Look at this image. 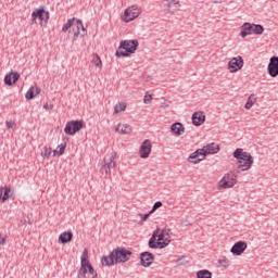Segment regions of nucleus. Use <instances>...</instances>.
<instances>
[{
  "instance_id": "1",
  "label": "nucleus",
  "mask_w": 278,
  "mask_h": 278,
  "mask_svg": "<svg viewBox=\"0 0 278 278\" xmlns=\"http://www.w3.org/2000/svg\"><path fill=\"white\" fill-rule=\"evenodd\" d=\"M131 252L126 250L123 247L115 248L111 251L109 256L102 257V265L105 267H111L117 264H125L126 262L130 261Z\"/></svg>"
},
{
  "instance_id": "2",
  "label": "nucleus",
  "mask_w": 278,
  "mask_h": 278,
  "mask_svg": "<svg viewBox=\"0 0 278 278\" xmlns=\"http://www.w3.org/2000/svg\"><path fill=\"white\" fill-rule=\"evenodd\" d=\"M168 244H170V229L168 228L154 230L153 237L149 239V248L153 250H164Z\"/></svg>"
},
{
  "instance_id": "3",
  "label": "nucleus",
  "mask_w": 278,
  "mask_h": 278,
  "mask_svg": "<svg viewBox=\"0 0 278 278\" xmlns=\"http://www.w3.org/2000/svg\"><path fill=\"white\" fill-rule=\"evenodd\" d=\"M77 278H99L97 270H94L93 265L89 262L87 249H84L83 254H80V268H78Z\"/></svg>"
},
{
  "instance_id": "4",
  "label": "nucleus",
  "mask_w": 278,
  "mask_h": 278,
  "mask_svg": "<svg viewBox=\"0 0 278 278\" xmlns=\"http://www.w3.org/2000/svg\"><path fill=\"white\" fill-rule=\"evenodd\" d=\"M232 156L237 160V168H239V170L242 173L249 172L251 167H253V156H251V154L243 149L238 148L236 151H233Z\"/></svg>"
},
{
  "instance_id": "5",
  "label": "nucleus",
  "mask_w": 278,
  "mask_h": 278,
  "mask_svg": "<svg viewBox=\"0 0 278 278\" xmlns=\"http://www.w3.org/2000/svg\"><path fill=\"white\" fill-rule=\"evenodd\" d=\"M61 31L63 33H70L72 34V40L77 41V39L80 37L86 36V28H84L83 22L77 18H70L68 22L63 25V28H61Z\"/></svg>"
},
{
  "instance_id": "6",
  "label": "nucleus",
  "mask_w": 278,
  "mask_h": 278,
  "mask_svg": "<svg viewBox=\"0 0 278 278\" xmlns=\"http://www.w3.org/2000/svg\"><path fill=\"white\" fill-rule=\"evenodd\" d=\"M139 49V40L137 39H128L123 40L119 43V48L117 52H115V58H130L137 52Z\"/></svg>"
},
{
  "instance_id": "7",
  "label": "nucleus",
  "mask_w": 278,
  "mask_h": 278,
  "mask_svg": "<svg viewBox=\"0 0 278 278\" xmlns=\"http://www.w3.org/2000/svg\"><path fill=\"white\" fill-rule=\"evenodd\" d=\"M143 13L142 7L140 4H131L121 12V22L125 24H130L137 21Z\"/></svg>"
},
{
  "instance_id": "8",
  "label": "nucleus",
  "mask_w": 278,
  "mask_h": 278,
  "mask_svg": "<svg viewBox=\"0 0 278 278\" xmlns=\"http://www.w3.org/2000/svg\"><path fill=\"white\" fill-rule=\"evenodd\" d=\"M238 184V175L229 172L223 175V178L217 181V190H227L233 188Z\"/></svg>"
},
{
  "instance_id": "9",
  "label": "nucleus",
  "mask_w": 278,
  "mask_h": 278,
  "mask_svg": "<svg viewBox=\"0 0 278 278\" xmlns=\"http://www.w3.org/2000/svg\"><path fill=\"white\" fill-rule=\"evenodd\" d=\"M264 26H262L261 24H251V23H244L241 26V38L244 39L248 36L251 35H258L262 36L264 35Z\"/></svg>"
},
{
  "instance_id": "10",
  "label": "nucleus",
  "mask_w": 278,
  "mask_h": 278,
  "mask_svg": "<svg viewBox=\"0 0 278 278\" xmlns=\"http://www.w3.org/2000/svg\"><path fill=\"white\" fill-rule=\"evenodd\" d=\"M162 8L165 14L177 15L179 12H181V0H163Z\"/></svg>"
},
{
  "instance_id": "11",
  "label": "nucleus",
  "mask_w": 278,
  "mask_h": 278,
  "mask_svg": "<svg viewBox=\"0 0 278 278\" xmlns=\"http://www.w3.org/2000/svg\"><path fill=\"white\" fill-rule=\"evenodd\" d=\"M116 168V152H110L103 157L102 167H100V173L102 175L111 174V169Z\"/></svg>"
},
{
  "instance_id": "12",
  "label": "nucleus",
  "mask_w": 278,
  "mask_h": 278,
  "mask_svg": "<svg viewBox=\"0 0 278 278\" xmlns=\"http://www.w3.org/2000/svg\"><path fill=\"white\" fill-rule=\"evenodd\" d=\"M244 67V60L241 55L233 56L227 63V71L230 74H236Z\"/></svg>"
},
{
  "instance_id": "13",
  "label": "nucleus",
  "mask_w": 278,
  "mask_h": 278,
  "mask_svg": "<svg viewBox=\"0 0 278 278\" xmlns=\"http://www.w3.org/2000/svg\"><path fill=\"white\" fill-rule=\"evenodd\" d=\"M37 20L40 21V25L42 26L45 23H47V21H49V12H47L42 8L33 10L31 12L33 24H37Z\"/></svg>"
},
{
  "instance_id": "14",
  "label": "nucleus",
  "mask_w": 278,
  "mask_h": 278,
  "mask_svg": "<svg viewBox=\"0 0 278 278\" xmlns=\"http://www.w3.org/2000/svg\"><path fill=\"white\" fill-rule=\"evenodd\" d=\"M84 128V122L83 121H70L65 125V134L67 136H75V134H78L80 129Z\"/></svg>"
},
{
  "instance_id": "15",
  "label": "nucleus",
  "mask_w": 278,
  "mask_h": 278,
  "mask_svg": "<svg viewBox=\"0 0 278 278\" xmlns=\"http://www.w3.org/2000/svg\"><path fill=\"white\" fill-rule=\"evenodd\" d=\"M153 150V143L151 140L146 139L139 147V156L142 160L149 159V155H151V151Z\"/></svg>"
},
{
  "instance_id": "16",
  "label": "nucleus",
  "mask_w": 278,
  "mask_h": 278,
  "mask_svg": "<svg viewBox=\"0 0 278 278\" xmlns=\"http://www.w3.org/2000/svg\"><path fill=\"white\" fill-rule=\"evenodd\" d=\"M219 152V146L216 142H211L207 146H204L202 149L195 151V153H201L205 155H214Z\"/></svg>"
},
{
  "instance_id": "17",
  "label": "nucleus",
  "mask_w": 278,
  "mask_h": 278,
  "mask_svg": "<svg viewBox=\"0 0 278 278\" xmlns=\"http://www.w3.org/2000/svg\"><path fill=\"white\" fill-rule=\"evenodd\" d=\"M267 74L270 78L278 77V56H270L269 64L267 65Z\"/></svg>"
},
{
  "instance_id": "18",
  "label": "nucleus",
  "mask_w": 278,
  "mask_h": 278,
  "mask_svg": "<svg viewBox=\"0 0 278 278\" xmlns=\"http://www.w3.org/2000/svg\"><path fill=\"white\" fill-rule=\"evenodd\" d=\"M247 249V241H237L230 249V253H232L233 256H241Z\"/></svg>"
},
{
  "instance_id": "19",
  "label": "nucleus",
  "mask_w": 278,
  "mask_h": 278,
  "mask_svg": "<svg viewBox=\"0 0 278 278\" xmlns=\"http://www.w3.org/2000/svg\"><path fill=\"white\" fill-rule=\"evenodd\" d=\"M114 131L119 136H128L131 134V126L126 123H117L114 126Z\"/></svg>"
},
{
  "instance_id": "20",
  "label": "nucleus",
  "mask_w": 278,
  "mask_h": 278,
  "mask_svg": "<svg viewBox=\"0 0 278 278\" xmlns=\"http://www.w3.org/2000/svg\"><path fill=\"white\" fill-rule=\"evenodd\" d=\"M140 263L142 264V267H149L154 263V256L153 254L149 252H143L140 254Z\"/></svg>"
},
{
  "instance_id": "21",
  "label": "nucleus",
  "mask_w": 278,
  "mask_h": 278,
  "mask_svg": "<svg viewBox=\"0 0 278 278\" xmlns=\"http://www.w3.org/2000/svg\"><path fill=\"white\" fill-rule=\"evenodd\" d=\"M206 156H207V154L193 152L190 154V156H188V163L197 165V164L201 163L202 161H204Z\"/></svg>"
},
{
  "instance_id": "22",
  "label": "nucleus",
  "mask_w": 278,
  "mask_h": 278,
  "mask_svg": "<svg viewBox=\"0 0 278 278\" xmlns=\"http://www.w3.org/2000/svg\"><path fill=\"white\" fill-rule=\"evenodd\" d=\"M191 122L193 125H195V127H200L205 122L204 112L199 111L193 113V115L191 116Z\"/></svg>"
},
{
  "instance_id": "23",
  "label": "nucleus",
  "mask_w": 278,
  "mask_h": 278,
  "mask_svg": "<svg viewBox=\"0 0 278 278\" xmlns=\"http://www.w3.org/2000/svg\"><path fill=\"white\" fill-rule=\"evenodd\" d=\"M17 80H20V73L17 72H12L4 76V85L7 86H14Z\"/></svg>"
},
{
  "instance_id": "24",
  "label": "nucleus",
  "mask_w": 278,
  "mask_h": 278,
  "mask_svg": "<svg viewBox=\"0 0 278 278\" xmlns=\"http://www.w3.org/2000/svg\"><path fill=\"white\" fill-rule=\"evenodd\" d=\"M170 131L172 134H174V136L181 137L182 134H185L186 128L185 126H182L181 123H176V124H172Z\"/></svg>"
},
{
  "instance_id": "25",
  "label": "nucleus",
  "mask_w": 278,
  "mask_h": 278,
  "mask_svg": "<svg viewBox=\"0 0 278 278\" xmlns=\"http://www.w3.org/2000/svg\"><path fill=\"white\" fill-rule=\"evenodd\" d=\"M40 156L46 159V161L51 160V157H58V156H54V152L52 151V148L47 146H43V148H41Z\"/></svg>"
},
{
  "instance_id": "26",
  "label": "nucleus",
  "mask_w": 278,
  "mask_h": 278,
  "mask_svg": "<svg viewBox=\"0 0 278 278\" xmlns=\"http://www.w3.org/2000/svg\"><path fill=\"white\" fill-rule=\"evenodd\" d=\"M73 233L71 231L61 232L60 237H58V242L60 244H67L72 241Z\"/></svg>"
},
{
  "instance_id": "27",
  "label": "nucleus",
  "mask_w": 278,
  "mask_h": 278,
  "mask_svg": "<svg viewBox=\"0 0 278 278\" xmlns=\"http://www.w3.org/2000/svg\"><path fill=\"white\" fill-rule=\"evenodd\" d=\"M38 94H40V88H38L37 86L31 87L28 89V91H26V100L30 101L34 98H36Z\"/></svg>"
},
{
  "instance_id": "28",
  "label": "nucleus",
  "mask_w": 278,
  "mask_h": 278,
  "mask_svg": "<svg viewBox=\"0 0 278 278\" xmlns=\"http://www.w3.org/2000/svg\"><path fill=\"white\" fill-rule=\"evenodd\" d=\"M256 94L251 93L250 97H248V100H245L244 110L250 111L256 103Z\"/></svg>"
},
{
  "instance_id": "29",
  "label": "nucleus",
  "mask_w": 278,
  "mask_h": 278,
  "mask_svg": "<svg viewBox=\"0 0 278 278\" xmlns=\"http://www.w3.org/2000/svg\"><path fill=\"white\" fill-rule=\"evenodd\" d=\"M65 150L66 142H61L60 144H58V147H55L54 150H52V152L54 153V156L62 157V155L65 154Z\"/></svg>"
},
{
  "instance_id": "30",
  "label": "nucleus",
  "mask_w": 278,
  "mask_h": 278,
  "mask_svg": "<svg viewBox=\"0 0 278 278\" xmlns=\"http://www.w3.org/2000/svg\"><path fill=\"white\" fill-rule=\"evenodd\" d=\"M126 111V102L121 101L114 105V115H119Z\"/></svg>"
},
{
  "instance_id": "31",
  "label": "nucleus",
  "mask_w": 278,
  "mask_h": 278,
  "mask_svg": "<svg viewBox=\"0 0 278 278\" xmlns=\"http://www.w3.org/2000/svg\"><path fill=\"white\" fill-rule=\"evenodd\" d=\"M91 63L97 70L102 71L103 62L102 59H100L99 54H92Z\"/></svg>"
},
{
  "instance_id": "32",
  "label": "nucleus",
  "mask_w": 278,
  "mask_h": 278,
  "mask_svg": "<svg viewBox=\"0 0 278 278\" xmlns=\"http://www.w3.org/2000/svg\"><path fill=\"white\" fill-rule=\"evenodd\" d=\"M217 265L222 269H228L230 267V261L227 257L223 256L222 258L217 260Z\"/></svg>"
},
{
  "instance_id": "33",
  "label": "nucleus",
  "mask_w": 278,
  "mask_h": 278,
  "mask_svg": "<svg viewBox=\"0 0 278 278\" xmlns=\"http://www.w3.org/2000/svg\"><path fill=\"white\" fill-rule=\"evenodd\" d=\"M197 278H213V273L207 269H202L195 273Z\"/></svg>"
},
{
  "instance_id": "34",
  "label": "nucleus",
  "mask_w": 278,
  "mask_h": 278,
  "mask_svg": "<svg viewBox=\"0 0 278 278\" xmlns=\"http://www.w3.org/2000/svg\"><path fill=\"white\" fill-rule=\"evenodd\" d=\"M10 188L9 187H4V192L1 194L0 200L5 202L10 199Z\"/></svg>"
},
{
  "instance_id": "35",
  "label": "nucleus",
  "mask_w": 278,
  "mask_h": 278,
  "mask_svg": "<svg viewBox=\"0 0 278 278\" xmlns=\"http://www.w3.org/2000/svg\"><path fill=\"white\" fill-rule=\"evenodd\" d=\"M153 103V94H149L148 92H146V94L143 96V104L149 105Z\"/></svg>"
},
{
  "instance_id": "36",
  "label": "nucleus",
  "mask_w": 278,
  "mask_h": 278,
  "mask_svg": "<svg viewBox=\"0 0 278 278\" xmlns=\"http://www.w3.org/2000/svg\"><path fill=\"white\" fill-rule=\"evenodd\" d=\"M4 126L7 129H15V123L12 119H7V122H4Z\"/></svg>"
},
{
  "instance_id": "37",
  "label": "nucleus",
  "mask_w": 278,
  "mask_h": 278,
  "mask_svg": "<svg viewBox=\"0 0 278 278\" xmlns=\"http://www.w3.org/2000/svg\"><path fill=\"white\" fill-rule=\"evenodd\" d=\"M162 205H163L162 202H160V201L155 202L153 205V208H151V211H150L151 214H153L156 210L161 208Z\"/></svg>"
},
{
  "instance_id": "38",
  "label": "nucleus",
  "mask_w": 278,
  "mask_h": 278,
  "mask_svg": "<svg viewBox=\"0 0 278 278\" xmlns=\"http://www.w3.org/2000/svg\"><path fill=\"white\" fill-rule=\"evenodd\" d=\"M7 244V236L0 233V247H4Z\"/></svg>"
},
{
  "instance_id": "39",
  "label": "nucleus",
  "mask_w": 278,
  "mask_h": 278,
  "mask_svg": "<svg viewBox=\"0 0 278 278\" xmlns=\"http://www.w3.org/2000/svg\"><path fill=\"white\" fill-rule=\"evenodd\" d=\"M151 214H153V213L149 212V213L146 214V215H140V220H142V222L148 220V218H149V216H151Z\"/></svg>"
},
{
  "instance_id": "40",
  "label": "nucleus",
  "mask_w": 278,
  "mask_h": 278,
  "mask_svg": "<svg viewBox=\"0 0 278 278\" xmlns=\"http://www.w3.org/2000/svg\"><path fill=\"white\" fill-rule=\"evenodd\" d=\"M43 110H47V111L52 110V106H50L48 103H46V104H43Z\"/></svg>"
},
{
  "instance_id": "41",
  "label": "nucleus",
  "mask_w": 278,
  "mask_h": 278,
  "mask_svg": "<svg viewBox=\"0 0 278 278\" xmlns=\"http://www.w3.org/2000/svg\"><path fill=\"white\" fill-rule=\"evenodd\" d=\"M4 192V188H0V197Z\"/></svg>"
},
{
  "instance_id": "42",
  "label": "nucleus",
  "mask_w": 278,
  "mask_h": 278,
  "mask_svg": "<svg viewBox=\"0 0 278 278\" xmlns=\"http://www.w3.org/2000/svg\"><path fill=\"white\" fill-rule=\"evenodd\" d=\"M225 0H216V3L224 2Z\"/></svg>"
}]
</instances>
